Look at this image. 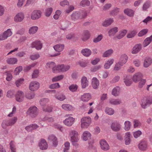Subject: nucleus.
<instances>
[{
	"instance_id": "f257e3e1",
	"label": "nucleus",
	"mask_w": 152,
	"mask_h": 152,
	"mask_svg": "<svg viewBox=\"0 0 152 152\" xmlns=\"http://www.w3.org/2000/svg\"><path fill=\"white\" fill-rule=\"evenodd\" d=\"M27 115H28L32 118H35L38 114V108L34 106L30 107L26 112Z\"/></svg>"
},
{
	"instance_id": "f03ea898",
	"label": "nucleus",
	"mask_w": 152,
	"mask_h": 152,
	"mask_svg": "<svg viewBox=\"0 0 152 152\" xmlns=\"http://www.w3.org/2000/svg\"><path fill=\"white\" fill-rule=\"evenodd\" d=\"M81 128H87L91 123V119L89 116L84 117L81 118Z\"/></svg>"
},
{
	"instance_id": "7ed1b4c3",
	"label": "nucleus",
	"mask_w": 152,
	"mask_h": 152,
	"mask_svg": "<svg viewBox=\"0 0 152 152\" xmlns=\"http://www.w3.org/2000/svg\"><path fill=\"white\" fill-rule=\"evenodd\" d=\"M17 120V117L15 116L8 120L4 121L2 123V126L5 129L8 126H12L16 123Z\"/></svg>"
},
{
	"instance_id": "20e7f679",
	"label": "nucleus",
	"mask_w": 152,
	"mask_h": 152,
	"mask_svg": "<svg viewBox=\"0 0 152 152\" xmlns=\"http://www.w3.org/2000/svg\"><path fill=\"white\" fill-rule=\"evenodd\" d=\"M78 135L77 132L75 131H72L70 134L71 141L73 145L75 146H77L78 145V142L79 139Z\"/></svg>"
},
{
	"instance_id": "39448f33",
	"label": "nucleus",
	"mask_w": 152,
	"mask_h": 152,
	"mask_svg": "<svg viewBox=\"0 0 152 152\" xmlns=\"http://www.w3.org/2000/svg\"><path fill=\"white\" fill-rule=\"evenodd\" d=\"M64 45L63 44H58L55 45L53 47V48L55 50L58 52L54 54L51 55L50 56L51 57L56 56H57L59 55L60 53H59L61 51L64 49Z\"/></svg>"
},
{
	"instance_id": "423d86ee",
	"label": "nucleus",
	"mask_w": 152,
	"mask_h": 152,
	"mask_svg": "<svg viewBox=\"0 0 152 152\" xmlns=\"http://www.w3.org/2000/svg\"><path fill=\"white\" fill-rule=\"evenodd\" d=\"M12 33L10 29H8L5 31L3 34L0 35V40H2L6 39L7 38L11 36Z\"/></svg>"
},
{
	"instance_id": "0eeeda50",
	"label": "nucleus",
	"mask_w": 152,
	"mask_h": 152,
	"mask_svg": "<svg viewBox=\"0 0 152 152\" xmlns=\"http://www.w3.org/2000/svg\"><path fill=\"white\" fill-rule=\"evenodd\" d=\"M24 97V94L22 91L19 90L18 91L15 95V97L16 100L19 102L22 101Z\"/></svg>"
},
{
	"instance_id": "6e6552de",
	"label": "nucleus",
	"mask_w": 152,
	"mask_h": 152,
	"mask_svg": "<svg viewBox=\"0 0 152 152\" xmlns=\"http://www.w3.org/2000/svg\"><path fill=\"white\" fill-rule=\"evenodd\" d=\"M39 87V84L37 81L31 82L29 85V89L32 91H34L37 90Z\"/></svg>"
},
{
	"instance_id": "1a4fd4ad",
	"label": "nucleus",
	"mask_w": 152,
	"mask_h": 152,
	"mask_svg": "<svg viewBox=\"0 0 152 152\" xmlns=\"http://www.w3.org/2000/svg\"><path fill=\"white\" fill-rule=\"evenodd\" d=\"M41 15V12L40 10H35L32 13L31 18L33 20H35L39 19Z\"/></svg>"
},
{
	"instance_id": "9d476101",
	"label": "nucleus",
	"mask_w": 152,
	"mask_h": 152,
	"mask_svg": "<svg viewBox=\"0 0 152 152\" xmlns=\"http://www.w3.org/2000/svg\"><path fill=\"white\" fill-rule=\"evenodd\" d=\"M39 145L40 149L42 150H46L48 148V144L46 141L43 139H42L39 143Z\"/></svg>"
},
{
	"instance_id": "9b49d317",
	"label": "nucleus",
	"mask_w": 152,
	"mask_h": 152,
	"mask_svg": "<svg viewBox=\"0 0 152 152\" xmlns=\"http://www.w3.org/2000/svg\"><path fill=\"white\" fill-rule=\"evenodd\" d=\"M100 144L101 148L104 151H107L109 149V146L105 140H101Z\"/></svg>"
},
{
	"instance_id": "f8f14e48",
	"label": "nucleus",
	"mask_w": 152,
	"mask_h": 152,
	"mask_svg": "<svg viewBox=\"0 0 152 152\" xmlns=\"http://www.w3.org/2000/svg\"><path fill=\"white\" fill-rule=\"evenodd\" d=\"M75 120V119L72 117H69L64 121V124L68 126H72Z\"/></svg>"
},
{
	"instance_id": "ddd939ff",
	"label": "nucleus",
	"mask_w": 152,
	"mask_h": 152,
	"mask_svg": "<svg viewBox=\"0 0 152 152\" xmlns=\"http://www.w3.org/2000/svg\"><path fill=\"white\" fill-rule=\"evenodd\" d=\"M111 127L113 131L117 132L120 130L121 126L118 122H114L112 123Z\"/></svg>"
},
{
	"instance_id": "4468645a",
	"label": "nucleus",
	"mask_w": 152,
	"mask_h": 152,
	"mask_svg": "<svg viewBox=\"0 0 152 152\" xmlns=\"http://www.w3.org/2000/svg\"><path fill=\"white\" fill-rule=\"evenodd\" d=\"M42 44L40 41H36L31 44V47L32 48H35L37 50L41 49L42 47Z\"/></svg>"
},
{
	"instance_id": "2eb2a0df",
	"label": "nucleus",
	"mask_w": 152,
	"mask_h": 152,
	"mask_svg": "<svg viewBox=\"0 0 152 152\" xmlns=\"http://www.w3.org/2000/svg\"><path fill=\"white\" fill-rule=\"evenodd\" d=\"M48 139L51 142H52L53 145L56 147L58 144L57 138L53 135H51L49 136Z\"/></svg>"
},
{
	"instance_id": "dca6fc26",
	"label": "nucleus",
	"mask_w": 152,
	"mask_h": 152,
	"mask_svg": "<svg viewBox=\"0 0 152 152\" xmlns=\"http://www.w3.org/2000/svg\"><path fill=\"white\" fill-rule=\"evenodd\" d=\"M91 98V96L89 93H84L81 97V100L83 101L86 102Z\"/></svg>"
},
{
	"instance_id": "f3484780",
	"label": "nucleus",
	"mask_w": 152,
	"mask_h": 152,
	"mask_svg": "<svg viewBox=\"0 0 152 152\" xmlns=\"http://www.w3.org/2000/svg\"><path fill=\"white\" fill-rule=\"evenodd\" d=\"M141 48L142 46L141 44H136L133 48L132 53L133 54H136L141 50Z\"/></svg>"
},
{
	"instance_id": "a211bd4d",
	"label": "nucleus",
	"mask_w": 152,
	"mask_h": 152,
	"mask_svg": "<svg viewBox=\"0 0 152 152\" xmlns=\"http://www.w3.org/2000/svg\"><path fill=\"white\" fill-rule=\"evenodd\" d=\"M81 84L83 88H85L88 86V80L86 77L83 76L81 79Z\"/></svg>"
},
{
	"instance_id": "6ab92c4d",
	"label": "nucleus",
	"mask_w": 152,
	"mask_h": 152,
	"mask_svg": "<svg viewBox=\"0 0 152 152\" xmlns=\"http://www.w3.org/2000/svg\"><path fill=\"white\" fill-rule=\"evenodd\" d=\"M90 34L88 30L83 31L82 36V39L83 41H85L88 39L90 37Z\"/></svg>"
},
{
	"instance_id": "aec40b11",
	"label": "nucleus",
	"mask_w": 152,
	"mask_h": 152,
	"mask_svg": "<svg viewBox=\"0 0 152 152\" xmlns=\"http://www.w3.org/2000/svg\"><path fill=\"white\" fill-rule=\"evenodd\" d=\"M128 58L127 56L126 55L124 54L121 57L119 61L118 62L119 64L121 66H122L123 64L126 63Z\"/></svg>"
},
{
	"instance_id": "412c9836",
	"label": "nucleus",
	"mask_w": 152,
	"mask_h": 152,
	"mask_svg": "<svg viewBox=\"0 0 152 152\" xmlns=\"http://www.w3.org/2000/svg\"><path fill=\"white\" fill-rule=\"evenodd\" d=\"M24 18V16L22 13H18L14 17V20L17 22H20L22 21Z\"/></svg>"
},
{
	"instance_id": "4be33fe9",
	"label": "nucleus",
	"mask_w": 152,
	"mask_h": 152,
	"mask_svg": "<svg viewBox=\"0 0 152 152\" xmlns=\"http://www.w3.org/2000/svg\"><path fill=\"white\" fill-rule=\"evenodd\" d=\"M99 85V81L96 77H93L92 80V86L94 89L97 88Z\"/></svg>"
},
{
	"instance_id": "5701e85b",
	"label": "nucleus",
	"mask_w": 152,
	"mask_h": 152,
	"mask_svg": "<svg viewBox=\"0 0 152 152\" xmlns=\"http://www.w3.org/2000/svg\"><path fill=\"white\" fill-rule=\"evenodd\" d=\"M142 77V75L140 73H137L135 74L133 76L132 80L135 83H137L140 79Z\"/></svg>"
},
{
	"instance_id": "b1692460",
	"label": "nucleus",
	"mask_w": 152,
	"mask_h": 152,
	"mask_svg": "<svg viewBox=\"0 0 152 152\" xmlns=\"http://www.w3.org/2000/svg\"><path fill=\"white\" fill-rule=\"evenodd\" d=\"M152 104V99H148L142 103V107L143 108H145L146 106H149Z\"/></svg>"
},
{
	"instance_id": "393cba45",
	"label": "nucleus",
	"mask_w": 152,
	"mask_h": 152,
	"mask_svg": "<svg viewBox=\"0 0 152 152\" xmlns=\"http://www.w3.org/2000/svg\"><path fill=\"white\" fill-rule=\"evenodd\" d=\"M124 12L125 14L130 17L133 16L134 12V11L133 10L128 8L125 9L124 11Z\"/></svg>"
},
{
	"instance_id": "a878e982",
	"label": "nucleus",
	"mask_w": 152,
	"mask_h": 152,
	"mask_svg": "<svg viewBox=\"0 0 152 152\" xmlns=\"http://www.w3.org/2000/svg\"><path fill=\"white\" fill-rule=\"evenodd\" d=\"M46 67L48 68H52L53 72H56V64L54 62H49L46 65Z\"/></svg>"
},
{
	"instance_id": "bb28decb",
	"label": "nucleus",
	"mask_w": 152,
	"mask_h": 152,
	"mask_svg": "<svg viewBox=\"0 0 152 152\" xmlns=\"http://www.w3.org/2000/svg\"><path fill=\"white\" fill-rule=\"evenodd\" d=\"M18 61L17 58H8L7 60L8 64H16Z\"/></svg>"
},
{
	"instance_id": "cd10ccee",
	"label": "nucleus",
	"mask_w": 152,
	"mask_h": 152,
	"mask_svg": "<svg viewBox=\"0 0 152 152\" xmlns=\"http://www.w3.org/2000/svg\"><path fill=\"white\" fill-rule=\"evenodd\" d=\"M118 31V28L115 27L111 29L108 31V34L109 36H111L114 35Z\"/></svg>"
},
{
	"instance_id": "c85d7f7f",
	"label": "nucleus",
	"mask_w": 152,
	"mask_h": 152,
	"mask_svg": "<svg viewBox=\"0 0 152 152\" xmlns=\"http://www.w3.org/2000/svg\"><path fill=\"white\" fill-rule=\"evenodd\" d=\"M85 56H88L91 54V52L90 50L87 48L83 49L81 52Z\"/></svg>"
},
{
	"instance_id": "c756f323",
	"label": "nucleus",
	"mask_w": 152,
	"mask_h": 152,
	"mask_svg": "<svg viewBox=\"0 0 152 152\" xmlns=\"http://www.w3.org/2000/svg\"><path fill=\"white\" fill-rule=\"evenodd\" d=\"M147 143L145 141L141 142L138 145L139 148L142 150H145L147 148Z\"/></svg>"
},
{
	"instance_id": "7c9ffc66",
	"label": "nucleus",
	"mask_w": 152,
	"mask_h": 152,
	"mask_svg": "<svg viewBox=\"0 0 152 152\" xmlns=\"http://www.w3.org/2000/svg\"><path fill=\"white\" fill-rule=\"evenodd\" d=\"M152 63V59L150 58H146L144 62V66L145 67H148Z\"/></svg>"
},
{
	"instance_id": "2f4dec72",
	"label": "nucleus",
	"mask_w": 152,
	"mask_h": 152,
	"mask_svg": "<svg viewBox=\"0 0 152 152\" xmlns=\"http://www.w3.org/2000/svg\"><path fill=\"white\" fill-rule=\"evenodd\" d=\"M24 79L23 78H21L17 80L15 83L17 87H19L24 83Z\"/></svg>"
},
{
	"instance_id": "473e14b6",
	"label": "nucleus",
	"mask_w": 152,
	"mask_h": 152,
	"mask_svg": "<svg viewBox=\"0 0 152 152\" xmlns=\"http://www.w3.org/2000/svg\"><path fill=\"white\" fill-rule=\"evenodd\" d=\"M152 41V35L150 37L147 38L143 42V45L144 47L148 46Z\"/></svg>"
},
{
	"instance_id": "72a5a7b5",
	"label": "nucleus",
	"mask_w": 152,
	"mask_h": 152,
	"mask_svg": "<svg viewBox=\"0 0 152 152\" xmlns=\"http://www.w3.org/2000/svg\"><path fill=\"white\" fill-rule=\"evenodd\" d=\"M49 102V100L48 99L43 98L41 99L40 101V104L42 106V107L46 106L47 104Z\"/></svg>"
},
{
	"instance_id": "f704fd0d",
	"label": "nucleus",
	"mask_w": 152,
	"mask_h": 152,
	"mask_svg": "<svg viewBox=\"0 0 152 152\" xmlns=\"http://www.w3.org/2000/svg\"><path fill=\"white\" fill-rule=\"evenodd\" d=\"M127 30L124 29L120 32L119 34L116 36V38L118 39H120L123 38L126 34Z\"/></svg>"
},
{
	"instance_id": "c9c22d12",
	"label": "nucleus",
	"mask_w": 152,
	"mask_h": 152,
	"mask_svg": "<svg viewBox=\"0 0 152 152\" xmlns=\"http://www.w3.org/2000/svg\"><path fill=\"white\" fill-rule=\"evenodd\" d=\"M113 62L114 60L113 59L109 60L104 64V68L106 69L109 68L111 65L113 63Z\"/></svg>"
},
{
	"instance_id": "e433bc0d",
	"label": "nucleus",
	"mask_w": 152,
	"mask_h": 152,
	"mask_svg": "<svg viewBox=\"0 0 152 152\" xmlns=\"http://www.w3.org/2000/svg\"><path fill=\"white\" fill-rule=\"evenodd\" d=\"M130 134L129 132H127L126 133V137L125 138V143L126 145H129L130 143Z\"/></svg>"
},
{
	"instance_id": "4c0bfd02",
	"label": "nucleus",
	"mask_w": 152,
	"mask_h": 152,
	"mask_svg": "<svg viewBox=\"0 0 152 152\" xmlns=\"http://www.w3.org/2000/svg\"><path fill=\"white\" fill-rule=\"evenodd\" d=\"M91 134L88 131L84 132L83 134V139L86 141L90 139Z\"/></svg>"
},
{
	"instance_id": "58836bf2",
	"label": "nucleus",
	"mask_w": 152,
	"mask_h": 152,
	"mask_svg": "<svg viewBox=\"0 0 152 152\" xmlns=\"http://www.w3.org/2000/svg\"><path fill=\"white\" fill-rule=\"evenodd\" d=\"M137 33L135 30H133L129 32L127 35V37L129 38H131L134 37Z\"/></svg>"
},
{
	"instance_id": "ea45409f",
	"label": "nucleus",
	"mask_w": 152,
	"mask_h": 152,
	"mask_svg": "<svg viewBox=\"0 0 152 152\" xmlns=\"http://www.w3.org/2000/svg\"><path fill=\"white\" fill-rule=\"evenodd\" d=\"M62 107L64 110L69 111L71 110L73 108L72 107L71 105L67 104H62Z\"/></svg>"
},
{
	"instance_id": "a19ab883",
	"label": "nucleus",
	"mask_w": 152,
	"mask_h": 152,
	"mask_svg": "<svg viewBox=\"0 0 152 152\" xmlns=\"http://www.w3.org/2000/svg\"><path fill=\"white\" fill-rule=\"evenodd\" d=\"M80 4L83 7L89 6L90 4V2L88 0H83L80 2Z\"/></svg>"
},
{
	"instance_id": "79ce46f5",
	"label": "nucleus",
	"mask_w": 152,
	"mask_h": 152,
	"mask_svg": "<svg viewBox=\"0 0 152 152\" xmlns=\"http://www.w3.org/2000/svg\"><path fill=\"white\" fill-rule=\"evenodd\" d=\"M120 91V88L119 87L117 86L114 88L112 91V94L115 96H118V92Z\"/></svg>"
},
{
	"instance_id": "37998d69",
	"label": "nucleus",
	"mask_w": 152,
	"mask_h": 152,
	"mask_svg": "<svg viewBox=\"0 0 152 152\" xmlns=\"http://www.w3.org/2000/svg\"><path fill=\"white\" fill-rule=\"evenodd\" d=\"M113 51L110 49L105 51L103 54V56L104 57H107L109 56L113 53Z\"/></svg>"
},
{
	"instance_id": "c03bdc74",
	"label": "nucleus",
	"mask_w": 152,
	"mask_h": 152,
	"mask_svg": "<svg viewBox=\"0 0 152 152\" xmlns=\"http://www.w3.org/2000/svg\"><path fill=\"white\" fill-rule=\"evenodd\" d=\"M113 21V19H110L108 20L105 21L102 24L103 26L105 27L107 26L110 25Z\"/></svg>"
},
{
	"instance_id": "a18cd8bd",
	"label": "nucleus",
	"mask_w": 152,
	"mask_h": 152,
	"mask_svg": "<svg viewBox=\"0 0 152 152\" xmlns=\"http://www.w3.org/2000/svg\"><path fill=\"white\" fill-rule=\"evenodd\" d=\"M69 88L71 91L75 92L77 89L78 86L76 84H72L69 87Z\"/></svg>"
},
{
	"instance_id": "49530a36",
	"label": "nucleus",
	"mask_w": 152,
	"mask_h": 152,
	"mask_svg": "<svg viewBox=\"0 0 152 152\" xmlns=\"http://www.w3.org/2000/svg\"><path fill=\"white\" fill-rule=\"evenodd\" d=\"M148 31V30L147 29H143L140 31L138 34L139 37H142L145 35Z\"/></svg>"
},
{
	"instance_id": "de8ad7c7",
	"label": "nucleus",
	"mask_w": 152,
	"mask_h": 152,
	"mask_svg": "<svg viewBox=\"0 0 152 152\" xmlns=\"http://www.w3.org/2000/svg\"><path fill=\"white\" fill-rule=\"evenodd\" d=\"M64 76L62 75L58 76L55 77L52 79V81L53 82H55L60 80L64 78Z\"/></svg>"
},
{
	"instance_id": "09e8293b",
	"label": "nucleus",
	"mask_w": 152,
	"mask_h": 152,
	"mask_svg": "<svg viewBox=\"0 0 152 152\" xmlns=\"http://www.w3.org/2000/svg\"><path fill=\"white\" fill-rule=\"evenodd\" d=\"M105 112L109 115H112L114 114V111L112 108L107 107L105 109Z\"/></svg>"
},
{
	"instance_id": "8fccbe9b",
	"label": "nucleus",
	"mask_w": 152,
	"mask_h": 152,
	"mask_svg": "<svg viewBox=\"0 0 152 152\" xmlns=\"http://www.w3.org/2000/svg\"><path fill=\"white\" fill-rule=\"evenodd\" d=\"M38 29V27L37 26H33L29 30L30 34H34L35 33Z\"/></svg>"
},
{
	"instance_id": "3c124183",
	"label": "nucleus",
	"mask_w": 152,
	"mask_h": 152,
	"mask_svg": "<svg viewBox=\"0 0 152 152\" xmlns=\"http://www.w3.org/2000/svg\"><path fill=\"white\" fill-rule=\"evenodd\" d=\"M53 11V9L51 7L48 8L46 10L45 14L46 16H49L51 14Z\"/></svg>"
},
{
	"instance_id": "603ef678",
	"label": "nucleus",
	"mask_w": 152,
	"mask_h": 152,
	"mask_svg": "<svg viewBox=\"0 0 152 152\" xmlns=\"http://www.w3.org/2000/svg\"><path fill=\"white\" fill-rule=\"evenodd\" d=\"M42 108L43 111L48 112H51L53 110V108L51 106H46L43 107Z\"/></svg>"
},
{
	"instance_id": "864d4df0",
	"label": "nucleus",
	"mask_w": 152,
	"mask_h": 152,
	"mask_svg": "<svg viewBox=\"0 0 152 152\" xmlns=\"http://www.w3.org/2000/svg\"><path fill=\"white\" fill-rule=\"evenodd\" d=\"M23 70V68L22 66H19L17 67L15 69L14 72L15 75L19 74V73Z\"/></svg>"
},
{
	"instance_id": "5fc2aeb1",
	"label": "nucleus",
	"mask_w": 152,
	"mask_h": 152,
	"mask_svg": "<svg viewBox=\"0 0 152 152\" xmlns=\"http://www.w3.org/2000/svg\"><path fill=\"white\" fill-rule=\"evenodd\" d=\"M125 129L126 130H129L130 128L131 124L130 122L129 121H126L125 122Z\"/></svg>"
},
{
	"instance_id": "6e6d98bb",
	"label": "nucleus",
	"mask_w": 152,
	"mask_h": 152,
	"mask_svg": "<svg viewBox=\"0 0 152 152\" xmlns=\"http://www.w3.org/2000/svg\"><path fill=\"white\" fill-rule=\"evenodd\" d=\"M34 96V93L31 92L27 93L26 95V97L29 99L33 98Z\"/></svg>"
},
{
	"instance_id": "4d7b16f0",
	"label": "nucleus",
	"mask_w": 152,
	"mask_h": 152,
	"mask_svg": "<svg viewBox=\"0 0 152 152\" xmlns=\"http://www.w3.org/2000/svg\"><path fill=\"white\" fill-rule=\"evenodd\" d=\"M110 102L112 104L117 105L120 104L121 102V101L118 99L111 100L110 101Z\"/></svg>"
},
{
	"instance_id": "13d9d810",
	"label": "nucleus",
	"mask_w": 152,
	"mask_h": 152,
	"mask_svg": "<svg viewBox=\"0 0 152 152\" xmlns=\"http://www.w3.org/2000/svg\"><path fill=\"white\" fill-rule=\"evenodd\" d=\"M65 148L64 150V152H68V151L69 149L70 143L69 142H66L64 144Z\"/></svg>"
},
{
	"instance_id": "bf43d9fd",
	"label": "nucleus",
	"mask_w": 152,
	"mask_h": 152,
	"mask_svg": "<svg viewBox=\"0 0 152 152\" xmlns=\"http://www.w3.org/2000/svg\"><path fill=\"white\" fill-rule=\"evenodd\" d=\"M10 149L11 150V152H16L15 146L12 141L10 143Z\"/></svg>"
},
{
	"instance_id": "052dcab7",
	"label": "nucleus",
	"mask_w": 152,
	"mask_h": 152,
	"mask_svg": "<svg viewBox=\"0 0 152 152\" xmlns=\"http://www.w3.org/2000/svg\"><path fill=\"white\" fill-rule=\"evenodd\" d=\"M103 38V36L101 34L99 35L96 38H94L93 40V42L95 43H97L100 41Z\"/></svg>"
},
{
	"instance_id": "680f3d73",
	"label": "nucleus",
	"mask_w": 152,
	"mask_h": 152,
	"mask_svg": "<svg viewBox=\"0 0 152 152\" xmlns=\"http://www.w3.org/2000/svg\"><path fill=\"white\" fill-rule=\"evenodd\" d=\"M56 98L58 100L62 101L66 99L65 96L63 94H60L56 96Z\"/></svg>"
},
{
	"instance_id": "e2e57ef3",
	"label": "nucleus",
	"mask_w": 152,
	"mask_h": 152,
	"mask_svg": "<svg viewBox=\"0 0 152 152\" xmlns=\"http://www.w3.org/2000/svg\"><path fill=\"white\" fill-rule=\"evenodd\" d=\"M60 87L58 83L52 84L50 86V88L51 89L57 88Z\"/></svg>"
},
{
	"instance_id": "0e129e2a",
	"label": "nucleus",
	"mask_w": 152,
	"mask_h": 152,
	"mask_svg": "<svg viewBox=\"0 0 152 152\" xmlns=\"http://www.w3.org/2000/svg\"><path fill=\"white\" fill-rule=\"evenodd\" d=\"M61 72H65L69 70L70 68V66L69 65H65L63 64Z\"/></svg>"
},
{
	"instance_id": "69168bd1",
	"label": "nucleus",
	"mask_w": 152,
	"mask_h": 152,
	"mask_svg": "<svg viewBox=\"0 0 152 152\" xmlns=\"http://www.w3.org/2000/svg\"><path fill=\"white\" fill-rule=\"evenodd\" d=\"M63 64L58 65L56 66L55 69L56 72L58 71L59 72H62V69Z\"/></svg>"
},
{
	"instance_id": "338daca9",
	"label": "nucleus",
	"mask_w": 152,
	"mask_h": 152,
	"mask_svg": "<svg viewBox=\"0 0 152 152\" xmlns=\"http://www.w3.org/2000/svg\"><path fill=\"white\" fill-rule=\"evenodd\" d=\"M39 74V71L38 70H35L32 75V78H37Z\"/></svg>"
},
{
	"instance_id": "774afa93",
	"label": "nucleus",
	"mask_w": 152,
	"mask_h": 152,
	"mask_svg": "<svg viewBox=\"0 0 152 152\" xmlns=\"http://www.w3.org/2000/svg\"><path fill=\"white\" fill-rule=\"evenodd\" d=\"M145 82L146 80H141L139 83V87L140 88H142V86L145 85Z\"/></svg>"
}]
</instances>
